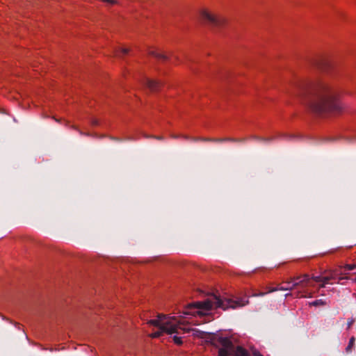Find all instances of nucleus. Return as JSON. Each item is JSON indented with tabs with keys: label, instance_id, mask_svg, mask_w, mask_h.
I'll return each mask as SVG.
<instances>
[{
	"label": "nucleus",
	"instance_id": "f257e3e1",
	"mask_svg": "<svg viewBox=\"0 0 356 356\" xmlns=\"http://www.w3.org/2000/svg\"><path fill=\"white\" fill-rule=\"evenodd\" d=\"M291 93L309 111L316 115L339 113L343 109L336 90L325 81L299 79L293 83Z\"/></svg>",
	"mask_w": 356,
	"mask_h": 356
},
{
	"label": "nucleus",
	"instance_id": "f03ea898",
	"mask_svg": "<svg viewBox=\"0 0 356 356\" xmlns=\"http://www.w3.org/2000/svg\"><path fill=\"white\" fill-rule=\"evenodd\" d=\"M249 303L248 298H238L236 300L231 298H223L215 295L211 294L204 301H198L191 303L188 305L187 309H198L204 311H209L211 309L221 308L226 310L229 308L236 309L242 307ZM185 314H192V312L187 311Z\"/></svg>",
	"mask_w": 356,
	"mask_h": 356
},
{
	"label": "nucleus",
	"instance_id": "7ed1b4c3",
	"mask_svg": "<svg viewBox=\"0 0 356 356\" xmlns=\"http://www.w3.org/2000/svg\"><path fill=\"white\" fill-rule=\"evenodd\" d=\"M147 323L150 325H154L159 328L165 333L171 334L176 333L181 334L179 330H182L183 333L189 332L190 329L186 328L182 325H184V322L177 320L175 316H168L165 314H159L157 319L149 320Z\"/></svg>",
	"mask_w": 356,
	"mask_h": 356
},
{
	"label": "nucleus",
	"instance_id": "20e7f679",
	"mask_svg": "<svg viewBox=\"0 0 356 356\" xmlns=\"http://www.w3.org/2000/svg\"><path fill=\"white\" fill-rule=\"evenodd\" d=\"M214 346L218 348V356H229L233 353L235 356H250L249 353L241 346L235 349L233 342L227 337H218Z\"/></svg>",
	"mask_w": 356,
	"mask_h": 356
},
{
	"label": "nucleus",
	"instance_id": "39448f33",
	"mask_svg": "<svg viewBox=\"0 0 356 356\" xmlns=\"http://www.w3.org/2000/svg\"><path fill=\"white\" fill-rule=\"evenodd\" d=\"M309 283V275L308 274H303L300 276L291 277L289 280L285 282L286 286L279 287L280 291H292L293 289L300 287L302 291H298L294 293L296 298H306L307 295L303 294L306 293V288Z\"/></svg>",
	"mask_w": 356,
	"mask_h": 356
},
{
	"label": "nucleus",
	"instance_id": "423d86ee",
	"mask_svg": "<svg viewBox=\"0 0 356 356\" xmlns=\"http://www.w3.org/2000/svg\"><path fill=\"white\" fill-rule=\"evenodd\" d=\"M202 18L215 27H220L225 24V19L222 17L214 16L207 11H202Z\"/></svg>",
	"mask_w": 356,
	"mask_h": 356
},
{
	"label": "nucleus",
	"instance_id": "0eeeda50",
	"mask_svg": "<svg viewBox=\"0 0 356 356\" xmlns=\"http://www.w3.org/2000/svg\"><path fill=\"white\" fill-rule=\"evenodd\" d=\"M143 84L149 88L152 92H156L159 90L161 86L160 81L157 80H153L148 78H145L143 81Z\"/></svg>",
	"mask_w": 356,
	"mask_h": 356
},
{
	"label": "nucleus",
	"instance_id": "6e6552de",
	"mask_svg": "<svg viewBox=\"0 0 356 356\" xmlns=\"http://www.w3.org/2000/svg\"><path fill=\"white\" fill-rule=\"evenodd\" d=\"M315 65L321 69H326L330 67L332 65L331 63L328 60L324 58L316 61Z\"/></svg>",
	"mask_w": 356,
	"mask_h": 356
},
{
	"label": "nucleus",
	"instance_id": "1a4fd4ad",
	"mask_svg": "<svg viewBox=\"0 0 356 356\" xmlns=\"http://www.w3.org/2000/svg\"><path fill=\"white\" fill-rule=\"evenodd\" d=\"M149 55L152 56H154L155 58H156L157 59H159V60H168V56L161 54V53H159L156 51H154V50H152L149 52Z\"/></svg>",
	"mask_w": 356,
	"mask_h": 356
},
{
	"label": "nucleus",
	"instance_id": "9d476101",
	"mask_svg": "<svg viewBox=\"0 0 356 356\" xmlns=\"http://www.w3.org/2000/svg\"><path fill=\"white\" fill-rule=\"evenodd\" d=\"M336 279V273L333 270H330V274L327 276L323 277V282L329 283L330 280Z\"/></svg>",
	"mask_w": 356,
	"mask_h": 356
},
{
	"label": "nucleus",
	"instance_id": "9b49d317",
	"mask_svg": "<svg viewBox=\"0 0 356 356\" xmlns=\"http://www.w3.org/2000/svg\"><path fill=\"white\" fill-rule=\"evenodd\" d=\"M355 338L354 337H352L350 340H349V343L346 348V352L347 353H350L352 352V350H353V348L355 346Z\"/></svg>",
	"mask_w": 356,
	"mask_h": 356
},
{
	"label": "nucleus",
	"instance_id": "f8f14e48",
	"mask_svg": "<svg viewBox=\"0 0 356 356\" xmlns=\"http://www.w3.org/2000/svg\"><path fill=\"white\" fill-rule=\"evenodd\" d=\"M227 141H236V139L234 138H213V142H227Z\"/></svg>",
	"mask_w": 356,
	"mask_h": 356
},
{
	"label": "nucleus",
	"instance_id": "ddd939ff",
	"mask_svg": "<svg viewBox=\"0 0 356 356\" xmlns=\"http://www.w3.org/2000/svg\"><path fill=\"white\" fill-rule=\"evenodd\" d=\"M309 305L314 307L323 306L325 305V302L323 300L318 299L310 302Z\"/></svg>",
	"mask_w": 356,
	"mask_h": 356
},
{
	"label": "nucleus",
	"instance_id": "4468645a",
	"mask_svg": "<svg viewBox=\"0 0 356 356\" xmlns=\"http://www.w3.org/2000/svg\"><path fill=\"white\" fill-rule=\"evenodd\" d=\"M311 280H313L314 281H315L316 282H323V277H321V276H312V277H309V283L307 285V286H312V284L310 282Z\"/></svg>",
	"mask_w": 356,
	"mask_h": 356
},
{
	"label": "nucleus",
	"instance_id": "2eb2a0df",
	"mask_svg": "<svg viewBox=\"0 0 356 356\" xmlns=\"http://www.w3.org/2000/svg\"><path fill=\"white\" fill-rule=\"evenodd\" d=\"M129 49L127 48H120L115 53L116 56H120L122 54V55H125L127 54H128L129 52Z\"/></svg>",
	"mask_w": 356,
	"mask_h": 356
},
{
	"label": "nucleus",
	"instance_id": "dca6fc26",
	"mask_svg": "<svg viewBox=\"0 0 356 356\" xmlns=\"http://www.w3.org/2000/svg\"><path fill=\"white\" fill-rule=\"evenodd\" d=\"M172 339H173V341L175 342V343H176L177 345H181L183 343V341H182V339H181V337H178L177 335H175L173 337H172Z\"/></svg>",
	"mask_w": 356,
	"mask_h": 356
},
{
	"label": "nucleus",
	"instance_id": "f3484780",
	"mask_svg": "<svg viewBox=\"0 0 356 356\" xmlns=\"http://www.w3.org/2000/svg\"><path fill=\"white\" fill-rule=\"evenodd\" d=\"M164 332H165L164 331H163V330H159V331L155 332H154V333L151 334H150V337H151L152 338H159V337H160L162 335V334H163V333H164Z\"/></svg>",
	"mask_w": 356,
	"mask_h": 356
},
{
	"label": "nucleus",
	"instance_id": "a211bd4d",
	"mask_svg": "<svg viewBox=\"0 0 356 356\" xmlns=\"http://www.w3.org/2000/svg\"><path fill=\"white\" fill-rule=\"evenodd\" d=\"M183 138H185V139H190L191 140H192L193 142L201 141V139H202V137L189 138L188 136H184Z\"/></svg>",
	"mask_w": 356,
	"mask_h": 356
},
{
	"label": "nucleus",
	"instance_id": "6ab92c4d",
	"mask_svg": "<svg viewBox=\"0 0 356 356\" xmlns=\"http://www.w3.org/2000/svg\"><path fill=\"white\" fill-rule=\"evenodd\" d=\"M144 137L147 138H155V139H157V140H163V136H149V135H147V134H144Z\"/></svg>",
	"mask_w": 356,
	"mask_h": 356
},
{
	"label": "nucleus",
	"instance_id": "aec40b11",
	"mask_svg": "<svg viewBox=\"0 0 356 356\" xmlns=\"http://www.w3.org/2000/svg\"><path fill=\"white\" fill-rule=\"evenodd\" d=\"M356 268V266L355 265H353V264H346L345 266H344V268L347 270H354L355 268Z\"/></svg>",
	"mask_w": 356,
	"mask_h": 356
},
{
	"label": "nucleus",
	"instance_id": "412c9836",
	"mask_svg": "<svg viewBox=\"0 0 356 356\" xmlns=\"http://www.w3.org/2000/svg\"><path fill=\"white\" fill-rule=\"evenodd\" d=\"M102 1H104V2H106L107 3H109L111 5L116 3V1L115 0H102Z\"/></svg>",
	"mask_w": 356,
	"mask_h": 356
},
{
	"label": "nucleus",
	"instance_id": "4be33fe9",
	"mask_svg": "<svg viewBox=\"0 0 356 356\" xmlns=\"http://www.w3.org/2000/svg\"><path fill=\"white\" fill-rule=\"evenodd\" d=\"M253 138H256V139H258L259 140H261V141H270L271 140V138H259L256 136H252Z\"/></svg>",
	"mask_w": 356,
	"mask_h": 356
},
{
	"label": "nucleus",
	"instance_id": "5701e85b",
	"mask_svg": "<svg viewBox=\"0 0 356 356\" xmlns=\"http://www.w3.org/2000/svg\"><path fill=\"white\" fill-rule=\"evenodd\" d=\"M213 138H202L201 141L207 142V141H211L213 142Z\"/></svg>",
	"mask_w": 356,
	"mask_h": 356
},
{
	"label": "nucleus",
	"instance_id": "b1692460",
	"mask_svg": "<svg viewBox=\"0 0 356 356\" xmlns=\"http://www.w3.org/2000/svg\"><path fill=\"white\" fill-rule=\"evenodd\" d=\"M267 293H264V292H261L259 293H254L252 294V296L254 297H257V296H264L265 294H266Z\"/></svg>",
	"mask_w": 356,
	"mask_h": 356
},
{
	"label": "nucleus",
	"instance_id": "393cba45",
	"mask_svg": "<svg viewBox=\"0 0 356 356\" xmlns=\"http://www.w3.org/2000/svg\"><path fill=\"white\" fill-rule=\"evenodd\" d=\"M109 138L111 140H115V141H122V140L120 138L113 137V136H110Z\"/></svg>",
	"mask_w": 356,
	"mask_h": 356
},
{
	"label": "nucleus",
	"instance_id": "a878e982",
	"mask_svg": "<svg viewBox=\"0 0 356 356\" xmlns=\"http://www.w3.org/2000/svg\"><path fill=\"white\" fill-rule=\"evenodd\" d=\"M253 355L254 356H263L259 351L257 350H254L253 352Z\"/></svg>",
	"mask_w": 356,
	"mask_h": 356
},
{
	"label": "nucleus",
	"instance_id": "bb28decb",
	"mask_svg": "<svg viewBox=\"0 0 356 356\" xmlns=\"http://www.w3.org/2000/svg\"><path fill=\"white\" fill-rule=\"evenodd\" d=\"M91 123L92 125L95 126L98 124V121L96 119H93L92 120Z\"/></svg>",
	"mask_w": 356,
	"mask_h": 356
},
{
	"label": "nucleus",
	"instance_id": "cd10ccee",
	"mask_svg": "<svg viewBox=\"0 0 356 356\" xmlns=\"http://www.w3.org/2000/svg\"><path fill=\"white\" fill-rule=\"evenodd\" d=\"M277 290H279V287L278 288H271V289H269L268 293H272V292L276 291Z\"/></svg>",
	"mask_w": 356,
	"mask_h": 356
},
{
	"label": "nucleus",
	"instance_id": "c85d7f7f",
	"mask_svg": "<svg viewBox=\"0 0 356 356\" xmlns=\"http://www.w3.org/2000/svg\"><path fill=\"white\" fill-rule=\"evenodd\" d=\"M236 139V142H245V138H240V139Z\"/></svg>",
	"mask_w": 356,
	"mask_h": 356
},
{
	"label": "nucleus",
	"instance_id": "c756f323",
	"mask_svg": "<svg viewBox=\"0 0 356 356\" xmlns=\"http://www.w3.org/2000/svg\"><path fill=\"white\" fill-rule=\"evenodd\" d=\"M327 283L326 282H322L320 285H319V288H324L325 286V284Z\"/></svg>",
	"mask_w": 356,
	"mask_h": 356
},
{
	"label": "nucleus",
	"instance_id": "7c9ffc66",
	"mask_svg": "<svg viewBox=\"0 0 356 356\" xmlns=\"http://www.w3.org/2000/svg\"><path fill=\"white\" fill-rule=\"evenodd\" d=\"M345 279H347V277H339L338 283H339L340 281H341V280H345Z\"/></svg>",
	"mask_w": 356,
	"mask_h": 356
},
{
	"label": "nucleus",
	"instance_id": "2f4dec72",
	"mask_svg": "<svg viewBox=\"0 0 356 356\" xmlns=\"http://www.w3.org/2000/svg\"><path fill=\"white\" fill-rule=\"evenodd\" d=\"M291 295H292L291 293H286V294L285 295V297H288V296H291Z\"/></svg>",
	"mask_w": 356,
	"mask_h": 356
},
{
	"label": "nucleus",
	"instance_id": "473e14b6",
	"mask_svg": "<svg viewBox=\"0 0 356 356\" xmlns=\"http://www.w3.org/2000/svg\"><path fill=\"white\" fill-rule=\"evenodd\" d=\"M172 137L173 138H177L178 136H172Z\"/></svg>",
	"mask_w": 356,
	"mask_h": 356
},
{
	"label": "nucleus",
	"instance_id": "72a5a7b5",
	"mask_svg": "<svg viewBox=\"0 0 356 356\" xmlns=\"http://www.w3.org/2000/svg\"><path fill=\"white\" fill-rule=\"evenodd\" d=\"M351 324H352V321L349 322L348 323V327H350Z\"/></svg>",
	"mask_w": 356,
	"mask_h": 356
}]
</instances>
